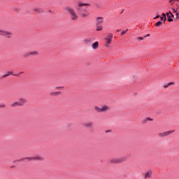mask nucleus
<instances>
[{"instance_id": "nucleus-15", "label": "nucleus", "mask_w": 179, "mask_h": 179, "mask_svg": "<svg viewBox=\"0 0 179 179\" xmlns=\"http://www.w3.org/2000/svg\"><path fill=\"white\" fill-rule=\"evenodd\" d=\"M59 94H62V92H52L50 93V96H59Z\"/></svg>"}, {"instance_id": "nucleus-29", "label": "nucleus", "mask_w": 179, "mask_h": 179, "mask_svg": "<svg viewBox=\"0 0 179 179\" xmlns=\"http://www.w3.org/2000/svg\"><path fill=\"white\" fill-rule=\"evenodd\" d=\"M170 85H171V83L166 84L164 85V87H165V89H166V88L169 87V86H170Z\"/></svg>"}, {"instance_id": "nucleus-2", "label": "nucleus", "mask_w": 179, "mask_h": 179, "mask_svg": "<svg viewBox=\"0 0 179 179\" xmlns=\"http://www.w3.org/2000/svg\"><path fill=\"white\" fill-rule=\"evenodd\" d=\"M64 10L66 11V13H69V15L72 16V20H78V15L76 14V12H75V10L72 8V7L66 6L64 8Z\"/></svg>"}, {"instance_id": "nucleus-43", "label": "nucleus", "mask_w": 179, "mask_h": 179, "mask_svg": "<svg viewBox=\"0 0 179 179\" xmlns=\"http://www.w3.org/2000/svg\"><path fill=\"white\" fill-rule=\"evenodd\" d=\"M171 83V85H174L173 82H171V83Z\"/></svg>"}, {"instance_id": "nucleus-4", "label": "nucleus", "mask_w": 179, "mask_h": 179, "mask_svg": "<svg viewBox=\"0 0 179 179\" xmlns=\"http://www.w3.org/2000/svg\"><path fill=\"white\" fill-rule=\"evenodd\" d=\"M27 103V100L24 98L20 99L19 101H15L11 104V107H23Z\"/></svg>"}, {"instance_id": "nucleus-44", "label": "nucleus", "mask_w": 179, "mask_h": 179, "mask_svg": "<svg viewBox=\"0 0 179 179\" xmlns=\"http://www.w3.org/2000/svg\"><path fill=\"white\" fill-rule=\"evenodd\" d=\"M117 31L118 33V32L121 31V29H117Z\"/></svg>"}, {"instance_id": "nucleus-6", "label": "nucleus", "mask_w": 179, "mask_h": 179, "mask_svg": "<svg viewBox=\"0 0 179 179\" xmlns=\"http://www.w3.org/2000/svg\"><path fill=\"white\" fill-rule=\"evenodd\" d=\"M0 36L5 37V38H12L13 34L8 31L0 29Z\"/></svg>"}, {"instance_id": "nucleus-37", "label": "nucleus", "mask_w": 179, "mask_h": 179, "mask_svg": "<svg viewBox=\"0 0 179 179\" xmlns=\"http://www.w3.org/2000/svg\"><path fill=\"white\" fill-rule=\"evenodd\" d=\"M165 15H166V16H167V17H168V16H170V14L169 13V12H168V13H166Z\"/></svg>"}, {"instance_id": "nucleus-27", "label": "nucleus", "mask_w": 179, "mask_h": 179, "mask_svg": "<svg viewBox=\"0 0 179 179\" xmlns=\"http://www.w3.org/2000/svg\"><path fill=\"white\" fill-rule=\"evenodd\" d=\"M159 17H160V15H159V13H157L154 19H159Z\"/></svg>"}, {"instance_id": "nucleus-32", "label": "nucleus", "mask_w": 179, "mask_h": 179, "mask_svg": "<svg viewBox=\"0 0 179 179\" xmlns=\"http://www.w3.org/2000/svg\"><path fill=\"white\" fill-rule=\"evenodd\" d=\"M4 107H6L5 104H0V108H4Z\"/></svg>"}, {"instance_id": "nucleus-25", "label": "nucleus", "mask_w": 179, "mask_h": 179, "mask_svg": "<svg viewBox=\"0 0 179 179\" xmlns=\"http://www.w3.org/2000/svg\"><path fill=\"white\" fill-rule=\"evenodd\" d=\"M172 10H173V13H176L177 10H178V8H172Z\"/></svg>"}, {"instance_id": "nucleus-11", "label": "nucleus", "mask_w": 179, "mask_h": 179, "mask_svg": "<svg viewBox=\"0 0 179 179\" xmlns=\"http://www.w3.org/2000/svg\"><path fill=\"white\" fill-rule=\"evenodd\" d=\"M94 124L93 123V122H87L83 124V127H85V128H93V125Z\"/></svg>"}, {"instance_id": "nucleus-28", "label": "nucleus", "mask_w": 179, "mask_h": 179, "mask_svg": "<svg viewBox=\"0 0 179 179\" xmlns=\"http://www.w3.org/2000/svg\"><path fill=\"white\" fill-rule=\"evenodd\" d=\"M127 31H128V29H127L126 31H122L121 32V36H124V34H125L127 33Z\"/></svg>"}, {"instance_id": "nucleus-23", "label": "nucleus", "mask_w": 179, "mask_h": 179, "mask_svg": "<svg viewBox=\"0 0 179 179\" xmlns=\"http://www.w3.org/2000/svg\"><path fill=\"white\" fill-rule=\"evenodd\" d=\"M22 73H23V71H21L20 73H17V74H13V76L19 77V76H20V75H22Z\"/></svg>"}, {"instance_id": "nucleus-20", "label": "nucleus", "mask_w": 179, "mask_h": 179, "mask_svg": "<svg viewBox=\"0 0 179 179\" xmlns=\"http://www.w3.org/2000/svg\"><path fill=\"white\" fill-rule=\"evenodd\" d=\"M148 177H149V178H150V177H152V173L150 174V172H147L145 175V178H148Z\"/></svg>"}, {"instance_id": "nucleus-42", "label": "nucleus", "mask_w": 179, "mask_h": 179, "mask_svg": "<svg viewBox=\"0 0 179 179\" xmlns=\"http://www.w3.org/2000/svg\"><path fill=\"white\" fill-rule=\"evenodd\" d=\"M170 16L171 17H174V15H173V13Z\"/></svg>"}, {"instance_id": "nucleus-22", "label": "nucleus", "mask_w": 179, "mask_h": 179, "mask_svg": "<svg viewBox=\"0 0 179 179\" xmlns=\"http://www.w3.org/2000/svg\"><path fill=\"white\" fill-rule=\"evenodd\" d=\"M176 1L178 2V0H169V3H171V5L174 4V2H176Z\"/></svg>"}, {"instance_id": "nucleus-14", "label": "nucleus", "mask_w": 179, "mask_h": 179, "mask_svg": "<svg viewBox=\"0 0 179 179\" xmlns=\"http://www.w3.org/2000/svg\"><path fill=\"white\" fill-rule=\"evenodd\" d=\"M93 50H97V48H99V42L96 41L95 43H94L92 45Z\"/></svg>"}, {"instance_id": "nucleus-34", "label": "nucleus", "mask_w": 179, "mask_h": 179, "mask_svg": "<svg viewBox=\"0 0 179 179\" xmlns=\"http://www.w3.org/2000/svg\"><path fill=\"white\" fill-rule=\"evenodd\" d=\"M164 19V17H160V21L159 22H163V20Z\"/></svg>"}, {"instance_id": "nucleus-21", "label": "nucleus", "mask_w": 179, "mask_h": 179, "mask_svg": "<svg viewBox=\"0 0 179 179\" xmlns=\"http://www.w3.org/2000/svg\"><path fill=\"white\" fill-rule=\"evenodd\" d=\"M167 20L169 22H174V20L173 18H171V16H170V15H168Z\"/></svg>"}, {"instance_id": "nucleus-18", "label": "nucleus", "mask_w": 179, "mask_h": 179, "mask_svg": "<svg viewBox=\"0 0 179 179\" xmlns=\"http://www.w3.org/2000/svg\"><path fill=\"white\" fill-rule=\"evenodd\" d=\"M148 121H153L152 118L150 117H147L144 121H143V124H146L148 122Z\"/></svg>"}, {"instance_id": "nucleus-16", "label": "nucleus", "mask_w": 179, "mask_h": 179, "mask_svg": "<svg viewBox=\"0 0 179 179\" xmlns=\"http://www.w3.org/2000/svg\"><path fill=\"white\" fill-rule=\"evenodd\" d=\"M156 27H163V21H158L155 23Z\"/></svg>"}, {"instance_id": "nucleus-35", "label": "nucleus", "mask_w": 179, "mask_h": 179, "mask_svg": "<svg viewBox=\"0 0 179 179\" xmlns=\"http://www.w3.org/2000/svg\"><path fill=\"white\" fill-rule=\"evenodd\" d=\"M144 37H145V38H146V37H150V34H148L146 36H145Z\"/></svg>"}, {"instance_id": "nucleus-24", "label": "nucleus", "mask_w": 179, "mask_h": 179, "mask_svg": "<svg viewBox=\"0 0 179 179\" xmlns=\"http://www.w3.org/2000/svg\"><path fill=\"white\" fill-rule=\"evenodd\" d=\"M84 43H90V41H92V39H84Z\"/></svg>"}, {"instance_id": "nucleus-40", "label": "nucleus", "mask_w": 179, "mask_h": 179, "mask_svg": "<svg viewBox=\"0 0 179 179\" xmlns=\"http://www.w3.org/2000/svg\"><path fill=\"white\" fill-rule=\"evenodd\" d=\"M105 47H110V45H108V43H106V44L105 45Z\"/></svg>"}, {"instance_id": "nucleus-33", "label": "nucleus", "mask_w": 179, "mask_h": 179, "mask_svg": "<svg viewBox=\"0 0 179 179\" xmlns=\"http://www.w3.org/2000/svg\"><path fill=\"white\" fill-rule=\"evenodd\" d=\"M162 17H164H164H166V13H163Z\"/></svg>"}, {"instance_id": "nucleus-5", "label": "nucleus", "mask_w": 179, "mask_h": 179, "mask_svg": "<svg viewBox=\"0 0 179 179\" xmlns=\"http://www.w3.org/2000/svg\"><path fill=\"white\" fill-rule=\"evenodd\" d=\"M124 162H127V157H123L121 158H113L110 159V163L112 164H120V163H124Z\"/></svg>"}, {"instance_id": "nucleus-3", "label": "nucleus", "mask_w": 179, "mask_h": 179, "mask_svg": "<svg viewBox=\"0 0 179 179\" xmlns=\"http://www.w3.org/2000/svg\"><path fill=\"white\" fill-rule=\"evenodd\" d=\"M26 160H29V162L31 161H37V160H41V157H24V158H22L20 159H15L13 161V164H15V163H16V162H26Z\"/></svg>"}, {"instance_id": "nucleus-45", "label": "nucleus", "mask_w": 179, "mask_h": 179, "mask_svg": "<svg viewBox=\"0 0 179 179\" xmlns=\"http://www.w3.org/2000/svg\"><path fill=\"white\" fill-rule=\"evenodd\" d=\"M49 12L51 13V10H50Z\"/></svg>"}, {"instance_id": "nucleus-36", "label": "nucleus", "mask_w": 179, "mask_h": 179, "mask_svg": "<svg viewBox=\"0 0 179 179\" xmlns=\"http://www.w3.org/2000/svg\"><path fill=\"white\" fill-rule=\"evenodd\" d=\"M56 89H64V87H56Z\"/></svg>"}, {"instance_id": "nucleus-10", "label": "nucleus", "mask_w": 179, "mask_h": 179, "mask_svg": "<svg viewBox=\"0 0 179 179\" xmlns=\"http://www.w3.org/2000/svg\"><path fill=\"white\" fill-rule=\"evenodd\" d=\"M104 40H106V44H111V41H113V34H109L108 36H106Z\"/></svg>"}, {"instance_id": "nucleus-1", "label": "nucleus", "mask_w": 179, "mask_h": 179, "mask_svg": "<svg viewBox=\"0 0 179 179\" xmlns=\"http://www.w3.org/2000/svg\"><path fill=\"white\" fill-rule=\"evenodd\" d=\"M87 5H89V3L82 2L78 3V5L77 6V10L80 16H82L83 17H87V16H89V13L87 12V7H84L87 6Z\"/></svg>"}, {"instance_id": "nucleus-41", "label": "nucleus", "mask_w": 179, "mask_h": 179, "mask_svg": "<svg viewBox=\"0 0 179 179\" xmlns=\"http://www.w3.org/2000/svg\"><path fill=\"white\" fill-rule=\"evenodd\" d=\"M168 13H169V15H171L173 13L171 11H169Z\"/></svg>"}, {"instance_id": "nucleus-39", "label": "nucleus", "mask_w": 179, "mask_h": 179, "mask_svg": "<svg viewBox=\"0 0 179 179\" xmlns=\"http://www.w3.org/2000/svg\"><path fill=\"white\" fill-rule=\"evenodd\" d=\"M15 167H16V166L13 165V166H10V169H15Z\"/></svg>"}, {"instance_id": "nucleus-38", "label": "nucleus", "mask_w": 179, "mask_h": 179, "mask_svg": "<svg viewBox=\"0 0 179 179\" xmlns=\"http://www.w3.org/2000/svg\"><path fill=\"white\" fill-rule=\"evenodd\" d=\"M108 132H111V130H106V134H108Z\"/></svg>"}, {"instance_id": "nucleus-8", "label": "nucleus", "mask_w": 179, "mask_h": 179, "mask_svg": "<svg viewBox=\"0 0 179 179\" xmlns=\"http://www.w3.org/2000/svg\"><path fill=\"white\" fill-rule=\"evenodd\" d=\"M95 110L97 111V113H104V111H107L108 110V106H103L102 108L95 106Z\"/></svg>"}, {"instance_id": "nucleus-9", "label": "nucleus", "mask_w": 179, "mask_h": 179, "mask_svg": "<svg viewBox=\"0 0 179 179\" xmlns=\"http://www.w3.org/2000/svg\"><path fill=\"white\" fill-rule=\"evenodd\" d=\"M173 132H175L174 130H171V131H165L164 133H159L158 135L159 136H160V138H166V136H169V135H171V134H173Z\"/></svg>"}, {"instance_id": "nucleus-46", "label": "nucleus", "mask_w": 179, "mask_h": 179, "mask_svg": "<svg viewBox=\"0 0 179 179\" xmlns=\"http://www.w3.org/2000/svg\"><path fill=\"white\" fill-rule=\"evenodd\" d=\"M124 11H122L121 13H122Z\"/></svg>"}, {"instance_id": "nucleus-7", "label": "nucleus", "mask_w": 179, "mask_h": 179, "mask_svg": "<svg viewBox=\"0 0 179 179\" xmlns=\"http://www.w3.org/2000/svg\"><path fill=\"white\" fill-rule=\"evenodd\" d=\"M31 55H35V56L38 55V52L37 51L26 52L22 55V57H24V58H29V57H31Z\"/></svg>"}, {"instance_id": "nucleus-26", "label": "nucleus", "mask_w": 179, "mask_h": 179, "mask_svg": "<svg viewBox=\"0 0 179 179\" xmlns=\"http://www.w3.org/2000/svg\"><path fill=\"white\" fill-rule=\"evenodd\" d=\"M176 17H175V19H179V12H176Z\"/></svg>"}, {"instance_id": "nucleus-12", "label": "nucleus", "mask_w": 179, "mask_h": 179, "mask_svg": "<svg viewBox=\"0 0 179 179\" xmlns=\"http://www.w3.org/2000/svg\"><path fill=\"white\" fill-rule=\"evenodd\" d=\"M104 22V18L103 17H96V26H99V24L103 23Z\"/></svg>"}, {"instance_id": "nucleus-13", "label": "nucleus", "mask_w": 179, "mask_h": 179, "mask_svg": "<svg viewBox=\"0 0 179 179\" xmlns=\"http://www.w3.org/2000/svg\"><path fill=\"white\" fill-rule=\"evenodd\" d=\"M10 75H13V71H8L7 73L1 76L0 79H4V78H8V76H10Z\"/></svg>"}, {"instance_id": "nucleus-30", "label": "nucleus", "mask_w": 179, "mask_h": 179, "mask_svg": "<svg viewBox=\"0 0 179 179\" xmlns=\"http://www.w3.org/2000/svg\"><path fill=\"white\" fill-rule=\"evenodd\" d=\"M166 20H167V17H164V20H162V23H166Z\"/></svg>"}, {"instance_id": "nucleus-31", "label": "nucleus", "mask_w": 179, "mask_h": 179, "mask_svg": "<svg viewBox=\"0 0 179 179\" xmlns=\"http://www.w3.org/2000/svg\"><path fill=\"white\" fill-rule=\"evenodd\" d=\"M138 40H139L140 41H142L143 40H144V38L142 36H139Z\"/></svg>"}, {"instance_id": "nucleus-19", "label": "nucleus", "mask_w": 179, "mask_h": 179, "mask_svg": "<svg viewBox=\"0 0 179 179\" xmlns=\"http://www.w3.org/2000/svg\"><path fill=\"white\" fill-rule=\"evenodd\" d=\"M34 12H37L38 13H41V12H43V9L41 8H35Z\"/></svg>"}, {"instance_id": "nucleus-17", "label": "nucleus", "mask_w": 179, "mask_h": 179, "mask_svg": "<svg viewBox=\"0 0 179 179\" xmlns=\"http://www.w3.org/2000/svg\"><path fill=\"white\" fill-rule=\"evenodd\" d=\"M101 30H103V27L102 26L96 25V31H101Z\"/></svg>"}]
</instances>
